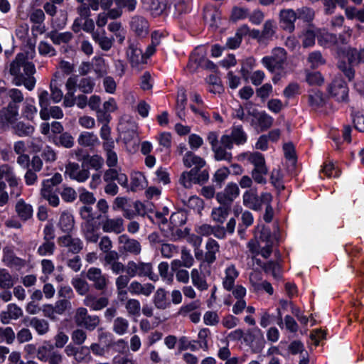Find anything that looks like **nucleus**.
<instances>
[{"label":"nucleus","instance_id":"obj_50","mask_svg":"<svg viewBox=\"0 0 364 364\" xmlns=\"http://www.w3.org/2000/svg\"><path fill=\"white\" fill-rule=\"evenodd\" d=\"M125 309L129 316H139L141 311V304L139 300L129 299L125 304Z\"/></svg>","mask_w":364,"mask_h":364},{"label":"nucleus","instance_id":"obj_4","mask_svg":"<svg viewBox=\"0 0 364 364\" xmlns=\"http://www.w3.org/2000/svg\"><path fill=\"white\" fill-rule=\"evenodd\" d=\"M126 273L132 278L136 276L147 277L153 282L159 280V276L153 272V267L150 262L128 261Z\"/></svg>","mask_w":364,"mask_h":364},{"label":"nucleus","instance_id":"obj_42","mask_svg":"<svg viewBox=\"0 0 364 364\" xmlns=\"http://www.w3.org/2000/svg\"><path fill=\"white\" fill-rule=\"evenodd\" d=\"M12 128L14 131V133L21 137L30 136L33 133L35 130L33 126L29 124H26L23 122H15L12 125Z\"/></svg>","mask_w":364,"mask_h":364},{"label":"nucleus","instance_id":"obj_38","mask_svg":"<svg viewBox=\"0 0 364 364\" xmlns=\"http://www.w3.org/2000/svg\"><path fill=\"white\" fill-rule=\"evenodd\" d=\"M230 210V206L228 205H220L219 207L214 208L211 212V218L213 221L223 224L228 218Z\"/></svg>","mask_w":364,"mask_h":364},{"label":"nucleus","instance_id":"obj_22","mask_svg":"<svg viewBox=\"0 0 364 364\" xmlns=\"http://www.w3.org/2000/svg\"><path fill=\"white\" fill-rule=\"evenodd\" d=\"M23 316V310L16 304H9L6 309L0 313V321L3 324H9L11 320H17Z\"/></svg>","mask_w":364,"mask_h":364},{"label":"nucleus","instance_id":"obj_46","mask_svg":"<svg viewBox=\"0 0 364 364\" xmlns=\"http://www.w3.org/2000/svg\"><path fill=\"white\" fill-rule=\"evenodd\" d=\"M146 186L145 176L140 172H136L131 177V190L136 191L144 188Z\"/></svg>","mask_w":364,"mask_h":364},{"label":"nucleus","instance_id":"obj_35","mask_svg":"<svg viewBox=\"0 0 364 364\" xmlns=\"http://www.w3.org/2000/svg\"><path fill=\"white\" fill-rule=\"evenodd\" d=\"M47 36L55 45L68 43L73 38V34L70 31L58 32L56 31H51L47 34Z\"/></svg>","mask_w":364,"mask_h":364},{"label":"nucleus","instance_id":"obj_59","mask_svg":"<svg viewBox=\"0 0 364 364\" xmlns=\"http://www.w3.org/2000/svg\"><path fill=\"white\" fill-rule=\"evenodd\" d=\"M14 285L11 275L6 269L0 268V287L9 289Z\"/></svg>","mask_w":364,"mask_h":364},{"label":"nucleus","instance_id":"obj_14","mask_svg":"<svg viewBox=\"0 0 364 364\" xmlns=\"http://www.w3.org/2000/svg\"><path fill=\"white\" fill-rule=\"evenodd\" d=\"M328 91L338 102L348 101V87L343 79L335 78L329 85Z\"/></svg>","mask_w":364,"mask_h":364},{"label":"nucleus","instance_id":"obj_10","mask_svg":"<svg viewBox=\"0 0 364 364\" xmlns=\"http://www.w3.org/2000/svg\"><path fill=\"white\" fill-rule=\"evenodd\" d=\"M232 141L229 135H223L220 139V144L215 146L212 151L216 161H226L230 162L232 159L231 152L228 150L232 149Z\"/></svg>","mask_w":364,"mask_h":364},{"label":"nucleus","instance_id":"obj_37","mask_svg":"<svg viewBox=\"0 0 364 364\" xmlns=\"http://www.w3.org/2000/svg\"><path fill=\"white\" fill-rule=\"evenodd\" d=\"M154 16L161 14L166 8V0H142Z\"/></svg>","mask_w":364,"mask_h":364},{"label":"nucleus","instance_id":"obj_36","mask_svg":"<svg viewBox=\"0 0 364 364\" xmlns=\"http://www.w3.org/2000/svg\"><path fill=\"white\" fill-rule=\"evenodd\" d=\"M270 231L268 229L263 228L260 234V240L265 242L264 246L261 245L259 255L264 258H268L272 253V242H270Z\"/></svg>","mask_w":364,"mask_h":364},{"label":"nucleus","instance_id":"obj_24","mask_svg":"<svg viewBox=\"0 0 364 364\" xmlns=\"http://www.w3.org/2000/svg\"><path fill=\"white\" fill-rule=\"evenodd\" d=\"M183 165L187 168L193 166L196 173H200L201 168L205 166V161L191 151H187L183 157Z\"/></svg>","mask_w":364,"mask_h":364},{"label":"nucleus","instance_id":"obj_64","mask_svg":"<svg viewBox=\"0 0 364 364\" xmlns=\"http://www.w3.org/2000/svg\"><path fill=\"white\" fill-rule=\"evenodd\" d=\"M37 112V108L33 105V100L31 101V103L27 100L22 109V116L26 119L32 121Z\"/></svg>","mask_w":364,"mask_h":364},{"label":"nucleus","instance_id":"obj_6","mask_svg":"<svg viewBox=\"0 0 364 364\" xmlns=\"http://www.w3.org/2000/svg\"><path fill=\"white\" fill-rule=\"evenodd\" d=\"M287 60L286 50L281 47L274 48L270 55L262 58V65L271 73H275L283 69Z\"/></svg>","mask_w":364,"mask_h":364},{"label":"nucleus","instance_id":"obj_5","mask_svg":"<svg viewBox=\"0 0 364 364\" xmlns=\"http://www.w3.org/2000/svg\"><path fill=\"white\" fill-rule=\"evenodd\" d=\"M272 200L271 193L265 192L259 196L257 190L253 188L246 191L242 196L243 205L253 210H260L264 203H268Z\"/></svg>","mask_w":364,"mask_h":364},{"label":"nucleus","instance_id":"obj_28","mask_svg":"<svg viewBox=\"0 0 364 364\" xmlns=\"http://www.w3.org/2000/svg\"><path fill=\"white\" fill-rule=\"evenodd\" d=\"M203 18L211 27H217L220 19V12L217 7L208 5L203 9Z\"/></svg>","mask_w":364,"mask_h":364},{"label":"nucleus","instance_id":"obj_47","mask_svg":"<svg viewBox=\"0 0 364 364\" xmlns=\"http://www.w3.org/2000/svg\"><path fill=\"white\" fill-rule=\"evenodd\" d=\"M154 304L159 309H165L169 305L166 299V292L162 289H158L154 296Z\"/></svg>","mask_w":364,"mask_h":364},{"label":"nucleus","instance_id":"obj_11","mask_svg":"<svg viewBox=\"0 0 364 364\" xmlns=\"http://www.w3.org/2000/svg\"><path fill=\"white\" fill-rule=\"evenodd\" d=\"M119 251L123 254L137 256L141 252L139 241L123 234L118 237Z\"/></svg>","mask_w":364,"mask_h":364},{"label":"nucleus","instance_id":"obj_51","mask_svg":"<svg viewBox=\"0 0 364 364\" xmlns=\"http://www.w3.org/2000/svg\"><path fill=\"white\" fill-rule=\"evenodd\" d=\"M55 249L54 241L43 240V243L39 245L37 253L41 256L53 255Z\"/></svg>","mask_w":364,"mask_h":364},{"label":"nucleus","instance_id":"obj_27","mask_svg":"<svg viewBox=\"0 0 364 364\" xmlns=\"http://www.w3.org/2000/svg\"><path fill=\"white\" fill-rule=\"evenodd\" d=\"M239 272L234 264L228 265L225 269L223 279V287L227 291H231L235 285V281L238 277Z\"/></svg>","mask_w":364,"mask_h":364},{"label":"nucleus","instance_id":"obj_34","mask_svg":"<svg viewBox=\"0 0 364 364\" xmlns=\"http://www.w3.org/2000/svg\"><path fill=\"white\" fill-rule=\"evenodd\" d=\"M58 226L63 232L70 234L75 226V220L73 215L68 212L62 213Z\"/></svg>","mask_w":364,"mask_h":364},{"label":"nucleus","instance_id":"obj_25","mask_svg":"<svg viewBox=\"0 0 364 364\" xmlns=\"http://www.w3.org/2000/svg\"><path fill=\"white\" fill-rule=\"evenodd\" d=\"M220 245L218 242L210 238L207 240L205 244V253L204 261L202 262H205V265H208L210 267V265L216 260V253L219 252Z\"/></svg>","mask_w":364,"mask_h":364},{"label":"nucleus","instance_id":"obj_56","mask_svg":"<svg viewBox=\"0 0 364 364\" xmlns=\"http://www.w3.org/2000/svg\"><path fill=\"white\" fill-rule=\"evenodd\" d=\"M95 83L91 77L78 78V89L83 93H91L95 87Z\"/></svg>","mask_w":364,"mask_h":364},{"label":"nucleus","instance_id":"obj_26","mask_svg":"<svg viewBox=\"0 0 364 364\" xmlns=\"http://www.w3.org/2000/svg\"><path fill=\"white\" fill-rule=\"evenodd\" d=\"M92 40L97 43L100 48L104 51L109 50L114 42L113 37L106 36V32L104 29L96 30V32L93 33Z\"/></svg>","mask_w":364,"mask_h":364},{"label":"nucleus","instance_id":"obj_58","mask_svg":"<svg viewBox=\"0 0 364 364\" xmlns=\"http://www.w3.org/2000/svg\"><path fill=\"white\" fill-rule=\"evenodd\" d=\"M191 0H177L174 6V14L179 17L183 14L188 13L191 11Z\"/></svg>","mask_w":364,"mask_h":364},{"label":"nucleus","instance_id":"obj_32","mask_svg":"<svg viewBox=\"0 0 364 364\" xmlns=\"http://www.w3.org/2000/svg\"><path fill=\"white\" fill-rule=\"evenodd\" d=\"M15 210L18 216L23 221L29 220L33 216V207L22 199L16 203Z\"/></svg>","mask_w":364,"mask_h":364},{"label":"nucleus","instance_id":"obj_53","mask_svg":"<svg viewBox=\"0 0 364 364\" xmlns=\"http://www.w3.org/2000/svg\"><path fill=\"white\" fill-rule=\"evenodd\" d=\"M309 103L314 108L321 107L324 104L323 94L318 90H313L309 95Z\"/></svg>","mask_w":364,"mask_h":364},{"label":"nucleus","instance_id":"obj_62","mask_svg":"<svg viewBox=\"0 0 364 364\" xmlns=\"http://www.w3.org/2000/svg\"><path fill=\"white\" fill-rule=\"evenodd\" d=\"M296 13L297 18L301 19L305 22H311L315 16L314 11L309 7L299 9Z\"/></svg>","mask_w":364,"mask_h":364},{"label":"nucleus","instance_id":"obj_19","mask_svg":"<svg viewBox=\"0 0 364 364\" xmlns=\"http://www.w3.org/2000/svg\"><path fill=\"white\" fill-rule=\"evenodd\" d=\"M58 243L73 254L79 253L83 248L82 241L78 237H72L70 234L60 237Z\"/></svg>","mask_w":364,"mask_h":364},{"label":"nucleus","instance_id":"obj_40","mask_svg":"<svg viewBox=\"0 0 364 364\" xmlns=\"http://www.w3.org/2000/svg\"><path fill=\"white\" fill-rule=\"evenodd\" d=\"M129 327V321L124 317L119 316L113 321L112 331L118 336H123L127 333Z\"/></svg>","mask_w":364,"mask_h":364},{"label":"nucleus","instance_id":"obj_12","mask_svg":"<svg viewBox=\"0 0 364 364\" xmlns=\"http://www.w3.org/2000/svg\"><path fill=\"white\" fill-rule=\"evenodd\" d=\"M75 321L77 326H82L88 331H93L100 323L99 316L89 315L87 309L83 307L77 309Z\"/></svg>","mask_w":364,"mask_h":364},{"label":"nucleus","instance_id":"obj_54","mask_svg":"<svg viewBox=\"0 0 364 364\" xmlns=\"http://www.w3.org/2000/svg\"><path fill=\"white\" fill-rule=\"evenodd\" d=\"M71 284L80 295H85L89 291L88 283L79 277L73 278L71 281Z\"/></svg>","mask_w":364,"mask_h":364},{"label":"nucleus","instance_id":"obj_45","mask_svg":"<svg viewBox=\"0 0 364 364\" xmlns=\"http://www.w3.org/2000/svg\"><path fill=\"white\" fill-rule=\"evenodd\" d=\"M79 144L83 146H92L99 142L96 134L92 132H84L77 139Z\"/></svg>","mask_w":364,"mask_h":364},{"label":"nucleus","instance_id":"obj_43","mask_svg":"<svg viewBox=\"0 0 364 364\" xmlns=\"http://www.w3.org/2000/svg\"><path fill=\"white\" fill-rule=\"evenodd\" d=\"M276 32V27L272 21L268 20L263 25V29L259 36V42L264 43L271 40Z\"/></svg>","mask_w":364,"mask_h":364},{"label":"nucleus","instance_id":"obj_60","mask_svg":"<svg viewBox=\"0 0 364 364\" xmlns=\"http://www.w3.org/2000/svg\"><path fill=\"white\" fill-rule=\"evenodd\" d=\"M267 173V168H253L251 172L252 179L259 184H265L267 183L266 176Z\"/></svg>","mask_w":364,"mask_h":364},{"label":"nucleus","instance_id":"obj_1","mask_svg":"<svg viewBox=\"0 0 364 364\" xmlns=\"http://www.w3.org/2000/svg\"><path fill=\"white\" fill-rule=\"evenodd\" d=\"M35 72L34 65L28 60L27 55L23 53H18L10 64L9 73L14 76V84L17 86L23 85L28 90H33L35 87Z\"/></svg>","mask_w":364,"mask_h":364},{"label":"nucleus","instance_id":"obj_49","mask_svg":"<svg viewBox=\"0 0 364 364\" xmlns=\"http://www.w3.org/2000/svg\"><path fill=\"white\" fill-rule=\"evenodd\" d=\"M157 250L160 251L163 257L170 259L178 254V247L173 244L164 242Z\"/></svg>","mask_w":364,"mask_h":364},{"label":"nucleus","instance_id":"obj_31","mask_svg":"<svg viewBox=\"0 0 364 364\" xmlns=\"http://www.w3.org/2000/svg\"><path fill=\"white\" fill-rule=\"evenodd\" d=\"M83 237L87 242L96 243L100 238L97 228L92 223H85L82 227Z\"/></svg>","mask_w":364,"mask_h":364},{"label":"nucleus","instance_id":"obj_20","mask_svg":"<svg viewBox=\"0 0 364 364\" xmlns=\"http://www.w3.org/2000/svg\"><path fill=\"white\" fill-rule=\"evenodd\" d=\"M297 18L296 13L292 9H283L279 14L280 27L289 33L295 28L294 23Z\"/></svg>","mask_w":364,"mask_h":364},{"label":"nucleus","instance_id":"obj_23","mask_svg":"<svg viewBox=\"0 0 364 364\" xmlns=\"http://www.w3.org/2000/svg\"><path fill=\"white\" fill-rule=\"evenodd\" d=\"M103 180L105 182H114V181H117L122 187H128L127 176L114 167L109 168L104 172Z\"/></svg>","mask_w":364,"mask_h":364},{"label":"nucleus","instance_id":"obj_55","mask_svg":"<svg viewBox=\"0 0 364 364\" xmlns=\"http://www.w3.org/2000/svg\"><path fill=\"white\" fill-rule=\"evenodd\" d=\"M15 333L11 327H0V343L11 344L15 340Z\"/></svg>","mask_w":364,"mask_h":364},{"label":"nucleus","instance_id":"obj_48","mask_svg":"<svg viewBox=\"0 0 364 364\" xmlns=\"http://www.w3.org/2000/svg\"><path fill=\"white\" fill-rule=\"evenodd\" d=\"M62 181V175L59 173H55L51 178L43 181L41 191H44L45 190L54 191V187L60 184Z\"/></svg>","mask_w":364,"mask_h":364},{"label":"nucleus","instance_id":"obj_18","mask_svg":"<svg viewBox=\"0 0 364 364\" xmlns=\"http://www.w3.org/2000/svg\"><path fill=\"white\" fill-rule=\"evenodd\" d=\"M102 230L106 233L120 234L124 230V220L120 218H110L106 216L101 222Z\"/></svg>","mask_w":364,"mask_h":364},{"label":"nucleus","instance_id":"obj_3","mask_svg":"<svg viewBox=\"0 0 364 364\" xmlns=\"http://www.w3.org/2000/svg\"><path fill=\"white\" fill-rule=\"evenodd\" d=\"M126 56L133 68L139 70L146 64V56L144 55L141 44L136 38L128 39Z\"/></svg>","mask_w":364,"mask_h":364},{"label":"nucleus","instance_id":"obj_63","mask_svg":"<svg viewBox=\"0 0 364 364\" xmlns=\"http://www.w3.org/2000/svg\"><path fill=\"white\" fill-rule=\"evenodd\" d=\"M307 60L313 68H318L325 63V60L320 51H314L310 53Z\"/></svg>","mask_w":364,"mask_h":364},{"label":"nucleus","instance_id":"obj_16","mask_svg":"<svg viewBox=\"0 0 364 364\" xmlns=\"http://www.w3.org/2000/svg\"><path fill=\"white\" fill-rule=\"evenodd\" d=\"M240 189L235 183H229L224 190L216 194V199L220 205H231L232 203L238 197Z\"/></svg>","mask_w":364,"mask_h":364},{"label":"nucleus","instance_id":"obj_61","mask_svg":"<svg viewBox=\"0 0 364 364\" xmlns=\"http://www.w3.org/2000/svg\"><path fill=\"white\" fill-rule=\"evenodd\" d=\"M318 41L322 46H334L336 42V34L323 32L318 36Z\"/></svg>","mask_w":364,"mask_h":364},{"label":"nucleus","instance_id":"obj_15","mask_svg":"<svg viewBox=\"0 0 364 364\" xmlns=\"http://www.w3.org/2000/svg\"><path fill=\"white\" fill-rule=\"evenodd\" d=\"M65 175L70 179L79 183L85 182L90 177V171L87 168L81 167L78 164L69 162L65 166Z\"/></svg>","mask_w":364,"mask_h":364},{"label":"nucleus","instance_id":"obj_29","mask_svg":"<svg viewBox=\"0 0 364 364\" xmlns=\"http://www.w3.org/2000/svg\"><path fill=\"white\" fill-rule=\"evenodd\" d=\"M84 304L94 311H99L107 306L108 299L104 296L97 298L92 294H87L84 299Z\"/></svg>","mask_w":364,"mask_h":364},{"label":"nucleus","instance_id":"obj_39","mask_svg":"<svg viewBox=\"0 0 364 364\" xmlns=\"http://www.w3.org/2000/svg\"><path fill=\"white\" fill-rule=\"evenodd\" d=\"M250 163L254 165V168H267L264 156L259 152L244 153L242 154Z\"/></svg>","mask_w":364,"mask_h":364},{"label":"nucleus","instance_id":"obj_7","mask_svg":"<svg viewBox=\"0 0 364 364\" xmlns=\"http://www.w3.org/2000/svg\"><path fill=\"white\" fill-rule=\"evenodd\" d=\"M53 344L45 341L38 348L37 358L41 362L49 363L50 364H60L63 362V356L55 349Z\"/></svg>","mask_w":364,"mask_h":364},{"label":"nucleus","instance_id":"obj_33","mask_svg":"<svg viewBox=\"0 0 364 364\" xmlns=\"http://www.w3.org/2000/svg\"><path fill=\"white\" fill-rule=\"evenodd\" d=\"M249 27L247 25L241 26L234 36L227 39L226 47L230 49H235L238 48L242 42V36L246 35L249 32Z\"/></svg>","mask_w":364,"mask_h":364},{"label":"nucleus","instance_id":"obj_13","mask_svg":"<svg viewBox=\"0 0 364 364\" xmlns=\"http://www.w3.org/2000/svg\"><path fill=\"white\" fill-rule=\"evenodd\" d=\"M87 279L92 283L94 288L98 291L107 289L109 279L105 274L102 273L100 268L90 267L86 273Z\"/></svg>","mask_w":364,"mask_h":364},{"label":"nucleus","instance_id":"obj_2","mask_svg":"<svg viewBox=\"0 0 364 364\" xmlns=\"http://www.w3.org/2000/svg\"><path fill=\"white\" fill-rule=\"evenodd\" d=\"M339 60L337 63L338 69L349 81L355 77L354 66L364 63V45L360 50L350 46L338 50Z\"/></svg>","mask_w":364,"mask_h":364},{"label":"nucleus","instance_id":"obj_30","mask_svg":"<svg viewBox=\"0 0 364 364\" xmlns=\"http://www.w3.org/2000/svg\"><path fill=\"white\" fill-rule=\"evenodd\" d=\"M274 122V119L265 112H261V114L256 120L252 119L251 125L261 132L269 129Z\"/></svg>","mask_w":364,"mask_h":364},{"label":"nucleus","instance_id":"obj_41","mask_svg":"<svg viewBox=\"0 0 364 364\" xmlns=\"http://www.w3.org/2000/svg\"><path fill=\"white\" fill-rule=\"evenodd\" d=\"M232 141V144L237 145L244 144L247 139V136L244 131L242 125H234L232 128L231 134L229 135Z\"/></svg>","mask_w":364,"mask_h":364},{"label":"nucleus","instance_id":"obj_9","mask_svg":"<svg viewBox=\"0 0 364 364\" xmlns=\"http://www.w3.org/2000/svg\"><path fill=\"white\" fill-rule=\"evenodd\" d=\"M209 178L208 171L203 169L200 173H196L195 169L183 171L179 178V183L186 188H191L193 183L203 184Z\"/></svg>","mask_w":364,"mask_h":364},{"label":"nucleus","instance_id":"obj_57","mask_svg":"<svg viewBox=\"0 0 364 364\" xmlns=\"http://www.w3.org/2000/svg\"><path fill=\"white\" fill-rule=\"evenodd\" d=\"M351 31L350 30L344 31L343 32L336 35V42L334 46L337 48V54L338 55L339 48H346V46L350 40Z\"/></svg>","mask_w":364,"mask_h":364},{"label":"nucleus","instance_id":"obj_17","mask_svg":"<svg viewBox=\"0 0 364 364\" xmlns=\"http://www.w3.org/2000/svg\"><path fill=\"white\" fill-rule=\"evenodd\" d=\"M131 31L139 38L146 37L149 32V23L142 16H133L129 21Z\"/></svg>","mask_w":364,"mask_h":364},{"label":"nucleus","instance_id":"obj_8","mask_svg":"<svg viewBox=\"0 0 364 364\" xmlns=\"http://www.w3.org/2000/svg\"><path fill=\"white\" fill-rule=\"evenodd\" d=\"M211 274L210 267L205 265V262H200L198 267L191 271V279L193 287L199 291H205L209 288L207 277Z\"/></svg>","mask_w":364,"mask_h":364},{"label":"nucleus","instance_id":"obj_21","mask_svg":"<svg viewBox=\"0 0 364 364\" xmlns=\"http://www.w3.org/2000/svg\"><path fill=\"white\" fill-rule=\"evenodd\" d=\"M18 115V106L13 102H9L8 106L0 111V123L3 125H13Z\"/></svg>","mask_w":364,"mask_h":364},{"label":"nucleus","instance_id":"obj_52","mask_svg":"<svg viewBox=\"0 0 364 364\" xmlns=\"http://www.w3.org/2000/svg\"><path fill=\"white\" fill-rule=\"evenodd\" d=\"M263 270L267 273L271 274L275 279H279L280 274V265L278 262L274 261H269L268 262L263 264Z\"/></svg>","mask_w":364,"mask_h":364},{"label":"nucleus","instance_id":"obj_44","mask_svg":"<svg viewBox=\"0 0 364 364\" xmlns=\"http://www.w3.org/2000/svg\"><path fill=\"white\" fill-rule=\"evenodd\" d=\"M29 325L31 328H34L39 335H44L49 331V323L45 319L33 317L30 320Z\"/></svg>","mask_w":364,"mask_h":364}]
</instances>
